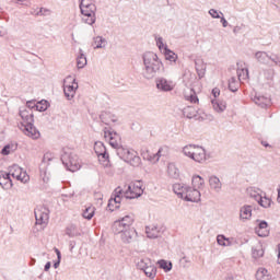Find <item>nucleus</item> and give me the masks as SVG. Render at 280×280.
<instances>
[{"label": "nucleus", "instance_id": "nucleus-18", "mask_svg": "<svg viewBox=\"0 0 280 280\" xmlns=\"http://www.w3.org/2000/svg\"><path fill=\"white\" fill-rule=\"evenodd\" d=\"M256 222H258V226L255 229V231L258 237H268V235H270V230H268V222L259 220Z\"/></svg>", "mask_w": 280, "mask_h": 280}, {"label": "nucleus", "instance_id": "nucleus-38", "mask_svg": "<svg viewBox=\"0 0 280 280\" xmlns=\"http://www.w3.org/2000/svg\"><path fill=\"white\" fill-rule=\"evenodd\" d=\"M257 202L264 209H270V207L272 205V199L261 196L260 199Z\"/></svg>", "mask_w": 280, "mask_h": 280}, {"label": "nucleus", "instance_id": "nucleus-42", "mask_svg": "<svg viewBox=\"0 0 280 280\" xmlns=\"http://www.w3.org/2000/svg\"><path fill=\"white\" fill-rule=\"evenodd\" d=\"M236 73L240 82H242V80H248V69L238 68Z\"/></svg>", "mask_w": 280, "mask_h": 280}, {"label": "nucleus", "instance_id": "nucleus-27", "mask_svg": "<svg viewBox=\"0 0 280 280\" xmlns=\"http://www.w3.org/2000/svg\"><path fill=\"white\" fill-rule=\"evenodd\" d=\"M255 58L260 65H268L269 60H272V57H270L266 51H257L255 54Z\"/></svg>", "mask_w": 280, "mask_h": 280}, {"label": "nucleus", "instance_id": "nucleus-31", "mask_svg": "<svg viewBox=\"0 0 280 280\" xmlns=\"http://www.w3.org/2000/svg\"><path fill=\"white\" fill-rule=\"evenodd\" d=\"M257 280H272V276L267 271L266 268H259L256 272Z\"/></svg>", "mask_w": 280, "mask_h": 280}, {"label": "nucleus", "instance_id": "nucleus-8", "mask_svg": "<svg viewBox=\"0 0 280 280\" xmlns=\"http://www.w3.org/2000/svg\"><path fill=\"white\" fill-rule=\"evenodd\" d=\"M75 91H78V82L71 77H67L63 84V93L67 100H73L75 97Z\"/></svg>", "mask_w": 280, "mask_h": 280}, {"label": "nucleus", "instance_id": "nucleus-33", "mask_svg": "<svg viewBox=\"0 0 280 280\" xmlns=\"http://www.w3.org/2000/svg\"><path fill=\"white\" fill-rule=\"evenodd\" d=\"M261 190L254 188V187H249L247 188V194L250 198H253L254 200H256V202H259V200L261 199Z\"/></svg>", "mask_w": 280, "mask_h": 280}, {"label": "nucleus", "instance_id": "nucleus-61", "mask_svg": "<svg viewBox=\"0 0 280 280\" xmlns=\"http://www.w3.org/2000/svg\"><path fill=\"white\" fill-rule=\"evenodd\" d=\"M241 31H242L241 26H234V28H233L234 34H240Z\"/></svg>", "mask_w": 280, "mask_h": 280}, {"label": "nucleus", "instance_id": "nucleus-3", "mask_svg": "<svg viewBox=\"0 0 280 280\" xmlns=\"http://www.w3.org/2000/svg\"><path fill=\"white\" fill-rule=\"evenodd\" d=\"M116 154L121 161L129 163L132 167H139V165H141V158L137 155L135 150L124 148V145L120 144V147L116 148Z\"/></svg>", "mask_w": 280, "mask_h": 280}, {"label": "nucleus", "instance_id": "nucleus-49", "mask_svg": "<svg viewBox=\"0 0 280 280\" xmlns=\"http://www.w3.org/2000/svg\"><path fill=\"white\" fill-rule=\"evenodd\" d=\"M161 152L162 149H159V151L155 154H153V156L147 158L148 161H151L152 163H159V159H161Z\"/></svg>", "mask_w": 280, "mask_h": 280}, {"label": "nucleus", "instance_id": "nucleus-29", "mask_svg": "<svg viewBox=\"0 0 280 280\" xmlns=\"http://www.w3.org/2000/svg\"><path fill=\"white\" fill-rule=\"evenodd\" d=\"M152 264L150 258H138L136 259V267L138 270L144 271Z\"/></svg>", "mask_w": 280, "mask_h": 280}, {"label": "nucleus", "instance_id": "nucleus-13", "mask_svg": "<svg viewBox=\"0 0 280 280\" xmlns=\"http://www.w3.org/2000/svg\"><path fill=\"white\" fill-rule=\"evenodd\" d=\"M20 117L22 119L21 128L34 122V112L32 110V108L20 109Z\"/></svg>", "mask_w": 280, "mask_h": 280}, {"label": "nucleus", "instance_id": "nucleus-32", "mask_svg": "<svg viewBox=\"0 0 280 280\" xmlns=\"http://www.w3.org/2000/svg\"><path fill=\"white\" fill-rule=\"evenodd\" d=\"M252 256L254 259H259V258L264 257V247L259 244L255 245L252 248Z\"/></svg>", "mask_w": 280, "mask_h": 280}, {"label": "nucleus", "instance_id": "nucleus-34", "mask_svg": "<svg viewBox=\"0 0 280 280\" xmlns=\"http://www.w3.org/2000/svg\"><path fill=\"white\" fill-rule=\"evenodd\" d=\"M142 272H144L145 277L149 279H154V277H156V266L151 262Z\"/></svg>", "mask_w": 280, "mask_h": 280}, {"label": "nucleus", "instance_id": "nucleus-23", "mask_svg": "<svg viewBox=\"0 0 280 280\" xmlns=\"http://www.w3.org/2000/svg\"><path fill=\"white\" fill-rule=\"evenodd\" d=\"M212 108L215 113H224L226 110V102L213 98L211 101Z\"/></svg>", "mask_w": 280, "mask_h": 280}, {"label": "nucleus", "instance_id": "nucleus-39", "mask_svg": "<svg viewBox=\"0 0 280 280\" xmlns=\"http://www.w3.org/2000/svg\"><path fill=\"white\" fill-rule=\"evenodd\" d=\"M66 235H68L69 237H78V235H80V232H78V226H75L74 224L68 226L66 229Z\"/></svg>", "mask_w": 280, "mask_h": 280}, {"label": "nucleus", "instance_id": "nucleus-19", "mask_svg": "<svg viewBox=\"0 0 280 280\" xmlns=\"http://www.w3.org/2000/svg\"><path fill=\"white\" fill-rule=\"evenodd\" d=\"M135 237H137V231L135 229H128L120 232V238L125 244H130Z\"/></svg>", "mask_w": 280, "mask_h": 280}, {"label": "nucleus", "instance_id": "nucleus-6", "mask_svg": "<svg viewBox=\"0 0 280 280\" xmlns=\"http://www.w3.org/2000/svg\"><path fill=\"white\" fill-rule=\"evenodd\" d=\"M61 163H63L69 172H78L80 170V160L75 153L65 152L61 155Z\"/></svg>", "mask_w": 280, "mask_h": 280}, {"label": "nucleus", "instance_id": "nucleus-45", "mask_svg": "<svg viewBox=\"0 0 280 280\" xmlns=\"http://www.w3.org/2000/svg\"><path fill=\"white\" fill-rule=\"evenodd\" d=\"M165 58L166 60H170V62H176L178 56L176 54H174V51L167 49V47H165Z\"/></svg>", "mask_w": 280, "mask_h": 280}, {"label": "nucleus", "instance_id": "nucleus-60", "mask_svg": "<svg viewBox=\"0 0 280 280\" xmlns=\"http://www.w3.org/2000/svg\"><path fill=\"white\" fill-rule=\"evenodd\" d=\"M49 268H51V262L48 261L44 267L45 272H49Z\"/></svg>", "mask_w": 280, "mask_h": 280}, {"label": "nucleus", "instance_id": "nucleus-17", "mask_svg": "<svg viewBox=\"0 0 280 280\" xmlns=\"http://www.w3.org/2000/svg\"><path fill=\"white\" fill-rule=\"evenodd\" d=\"M156 89L159 91H163L164 93H167L170 91H174V84L172 81H167L165 78H159L156 79Z\"/></svg>", "mask_w": 280, "mask_h": 280}, {"label": "nucleus", "instance_id": "nucleus-47", "mask_svg": "<svg viewBox=\"0 0 280 280\" xmlns=\"http://www.w3.org/2000/svg\"><path fill=\"white\" fill-rule=\"evenodd\" d=\"M229 89L232 93H235L237 92V80H235V77H232L230 80H229Z\"/></svg>", "mask_w": 280, "mask_h": 280}, {"label": "nucleus", "instance_id": "nucleus-57", "mask_svg": "<svg viewBox=\"0 0 280 280\" xmlns=\"http://www.w3.org/2000/svg\"><path fill=\"white\" fill-rule=\"evenodd\" d=\"M235 277H237V276H235V273H228L225 276V280H235Z\"/></svg>", "mask_w": 280, "mask_h": 280}, {"label": "nucleus", "instance_id": "nucleus-64", "mask_svg": "<svg viewBox=\"0 0 280 280\" xmlns=\"http://www.w3.org/2000/svg\"><path fill=\"white\" fill-rule=\"evenodd\" d=\"M279 205H280V185L278 186V198H277Z\"/></svg>", "mask_w": 280, "mask_h": 280}, {"label": "nucleus", "instance_id": "nucleus-25", "mask_svg": "<svg viewBox=\"0 0 280 280\" xmlns=\"http://www.w3.org/2000/svg\"><path fill=\"white\" fill-rule=\"evenodd\" d=\"M196 71L198 73L199 78H205V73H207V63H205V60L197 59L195 61Z\"/></svg>", "mask_w": 280, "mask_h": 280}, {"label": "nucleus", "instance_id": "nucleus-2", "mask_svg": "<svg viewBox=\"0 0 280 280\" xmlns=\"http://www.w3.org/2000/svg\"><path fill=\"white\" fill-rule=\"evenodd\" d=\"M143 68L142 78L144 80H154L163 71V61L159 59V55L152 51H147L142 56Z\"/></svg>", "mask_w": 280, "mask_h": 280}, {"label": "nucleus", "instance_id": "nucleus-55", "mask_svg": "<svg viewBox=\"0 0 280 280\" xmlns=\"http://www.w3.org/2000/svg\"><path fill=\"white\" fill-rule=\"evenodd\" d=\"M212 95H213V97H214L215 100H218L217 97H220V89L214 88V89L212 90Z\"/></svg>", "mask_w": 280, "mask_h": 280}, {"label": "nucleus", "instance_id": "nucleus-58", "mask_svg": "<svg viewBox=\"0 0 280 280\" xmlns=\"http://www.w3.org/2000/svg\"><path fill=\"white\" fill-rule=\"evenodd\" d=\"M221 23L223 27H229V22L226 21V19H224V16H221Z\"/></svg>", "mask_w": 280, "mask_h": 280}, {"label": "nucleus", "instance_id": "nucleus-51", "mask_svg": "<svg viewBox=\"0 0 280 280\" xmlns=\"http://www.w3.org/2000/svg\"><path fill=\"white\" fill-rule=\"evenodd\" d=\"M1 154L3 156H8V154H12V147L10 144L4 145L3 149L1 150Z\"/></svg>", "mask_w": 280, "mask_h": 280}, {"label": "nucleus", "instance_id": "nucleus-62", "mask_svg": "<svg viewBox=\"0 0 280 280\" xmlns=\"http://www.w3.org/2000/svg\"><path fill=\"white\" fill-rule=\"evenodd\" d=\"M55 253H56V255H57V259H61V254H60V249H58V248H55Z\"/></svg>", "mask_w": 280, "mask_h": 280}, {"label": "nucleus", "instance_id": "nucleus-37", "mask_svg": "<svg viewBox=\"0 0 280 280\" xmlns=\"http://www.w3.org/2000/svg\"><path fill=\"white\" fill-rule=\"evenodd\" d=\"M167 174L171 176V178H178V167H176V164L168 163L167 165Z\"/></svg>", "mask_w": 280, "mask_h": 280}, {"label": "nucleus", "instance_id": "nucleus-35", "mask_svg": "<svg viewBox=\"0 0 280 280\" xmlns=\"http://www.w3.org/2000/svg\"><path fill=\"white\" fill-rule=\"evenodd\" d=\"M145 233H147V237H149L150 240H156V237H159V235L161 234L158 228H150V226L145 228Z\"/></svg>", "mask_w": 280, "mask_h": 280}, {"label": "nucleus", "instance_id": "nucleus-52", "mask_svg": "<svg viewBox=\"0 0 280 280\" xmlns=\"http://www.w3.org/2000/svg\"><path fill=\"white\" fill-rule=\"evenodd\" d=\"M91 5H95L93 0H81L80 8H91Z\"/></svg>", "mask_w": 280, "mask_h": 280}, {"label": "nucleus", "instance_id": "nucleus-46", "mask_svg": "<svg viewBox=\"0 0 280 280\" xmlns=\"http://www.w3.org/2000/svg\"><path fill=\"white\" fill-rule=\"evenodd\" d=\"M159 266L164 272H170V270H172V262H167L166 260H160Z\"/></svg>", "mask_w": 280, "mask_h": 280}, {"label": "nucleus", "instance_id": "nucleus-10", "mask_svg": "<svg viewBox=\"0 0 280 280\" xmlns=\"http://www.w3.org/2000/svg\"><path fill=\"white\" fill-rule=\"evenodd\" d=\"M82 14V22L86 25H93L95 23V5L80 7Z\"/></svg>", "mask_w": 280, "mask_h": 280}, {"label": "nucleus", "instance_id": "nucleus-36", "mask_svg": "<svg viewBox=\"0 0 280 280\" xmlns=\"http://www.w3.org/2000/svg\"><path fill=\"white\" fill-rule=\"evenodd\" d=\"M79 56L77 58V67L78 69H84L86 65V55L82 51V49L79 50Z\"/></svg>", "mask_w": 280, "mask_h": 280}, {"label": "nucleus", "instance_id": "nucleus-4", "mask_svg": "<svg viewBox=\"0 0 280 280\" xmlns=\"http://www.w3.org/2000/svg\"><path fill=\"white\" fill-rule=\"evenodd\" d=\"M183 154L196 161V163H205L207 161V151L200 145L187 144L183 148Z\"/></svg>", "mask_w": 280, "mask_h": 280}, {"label": "nucleus", "instance_id": "nucleus-41", "mask_svg": "<svg viewBox=\"0 0 280 280\" xmlns=\"http://www.w3.org/2000/svg\"><path fill=\"white\" fill-rule=\"evenodd\" d=\"M217 243L219 244V246H231V240H229L224 235H218Z\"/></svg>", "mask_w": 280, "mask_h": 280}, {"label": "nucleus", "instance_id": "nucleus-30", "mask_svg": "<svg viewBox=\"0 0 280 280\" xmlns=\"http://www.w3.org/2000/svg\"><path fill=\"white\" fill-rule=\"evenodd\" d=\"M108 42L102 36L94 37V49H106Z\"/></svg>", "mask_w": 280, "mask_h": 280}, {"label": "nucleus", "instance_id": "nucleus-56", "mask_svg": "<svg viewBox=\"0 0 280 280\" xmlns=\"http://www.w3.org/2000/svg\"><path fill=\"white\" fill-rule=\"evenodd\" d=\"M271 62H275V65H277L278 67H280V58L278 56L276 57H271Z\"/></svg>", "mask_w": 280, "mask_h": 280}, {"label": "nucleus", "instance_id": "nucleus-44", "mask_svg": "<svg viewBox=\"0 0 280 280\" xmlns=\"http://www.w3.org/2000/svg\"><path fill=\"white\" fill-rule=\"evenodd\" d=\"M36 110L39 113H45L49 108V103L47 101H40L35 105Z\"/></svg>", "mask_w": 280, "mask_h": 280}, {"label": "nucleus", "instance_id": "nucleus-28", "mask_svg": "<svg viewBox=\"0 0 280 280\" xmlns=\"http://www.w3.org/2000/svg\"><path fill=\"white\" fill-rule=\"evenodd\" d=\"M184 97L185 100H187V102H190L191 104H198V102H200L194 89H188L187 91H185Z\"/></svg>", "mask_w": 280, "mask_h": 280}, {"label": "nucleus", "instance_id": "nucleus-59", "mask_svg": "<svg viewBox=\"0 0 280 280\" xmlns=\"http://www.w3.org/2000/svg\"><path fill=\"white\" fill-rule=\"evenodd\" d=\"M25 1L28 0H15V3H21V5H26V8H28L30 3H25Z\"/></svg>", "mask_w": 280, "mask_h": 280}, {"label": "nucleus", "instance_id": "nucleus-11", "mask_svg": "<svg viewBox=\"0 0 280 280\" xmlns=\"http://www.w3.org/2000/svg\"><path fill=\"white\" fill-rule=\"evenodd\" d=\"M36 224L43 226L49 222V209L47 207H40L35 210Z\"/></svg>", "mask_w": 280, "mask_h": 280}, {"label": "nucleus", "instance_id": "nucleus-24", "mask_svg": "<svg viewBox=\"0 0 280 280\" xmlns=\"http://www.w3.org/2000/svg\"><path fill=\"white\" fill-rule=\"evenodd\" d=\"M250 218H253V207L243 206L240 210V219L245 221V220H250Z\"/></svg>", "mask_w": 280, "mask_h": 280}, {"label": "nucleus", "instance_id": "nucleus-12", "mask_svg": "<svg viewBox=\"0 0 280 280\" xmlns=\"http://www.w3.org/2000/svg\"><path fill=\"white\" fill-rule=\"evenodd\" d=\"M104 137L107 141H109V145H112L114 150L121 145V136H119V133L116 131H108L105 129Z\"/></svg>", "mask_w": 280, "mask_h": 280}, {"label": "nucleus", "instance_id": "nucleus-20", "mask_svg": "<svg viewBox=\"0 0 280 280\" xmlns=\"http://www.w3.org/2000/svg\"><path fill=\"white\" fill-rule=\"evenodd\" d=\"M209 186L212 191H215V194H220V191H222V182L220 180V177L215 175L209 177Z\"/></svg>", "mask_w": 280, "mask_h": 280}, {"label": "nucleus", "instance_id": "nucleus-9", "mask_svg": "<svg viewBox=\"0 0 280 280\" xmlns=\"http://www.w3.org/2000/svg\"><path fill=\"white\" fill-rule=\"evenodd\" d=\"M9 176H12V178L20 180L21 183L30 182V175H27V172L23 171V168L16 164L9 168Z\"/></svg>", "mask_w": 280, "mask_h": 280}, {"label": "nucleus", "instance_id": "nucleus-63", "mask_svg": "<svg viewBox=\"0 0 280 280\" xmlns=\"http://www.w3.org/2000/svg\"><path fill=\"white\" fill-rule=\"evenodd\" d=\"M0 36H5V28L3 26H0Z\"/></svg>", "mask_w": 280, "mask_h": 280}, {"label": "nucleus", "instance_id": "nucleus-53", "mask_svg": "<svg viewBox=\"0 0 280 280\" xmlns=\"http://www.w3.org/2000/svg\"><path fill=\"white\" fill-rule=\"evenodd\" d=\"M51 11L49 9L40 8L39 11L36 13V16H47Z\"/></svg>", "mask_w": 280, "mask_h": 280}, {"label": "nucleus", "instance_id": "nucleus-14", "mask_svg": "<svg viewBox=\"0 0 280 280\" xmlns=\"http://www.w3.org/2000/svg\"><path fill=\"white\" fill-rule=\"evenodd\" d=\"M125 194L126 191L124 192V190H121L120 187L115 189V198L109 199L107 205L109 211H115V209H119V202H121V196H126Z\"/></svg>", "mask_w": 280, "mask_h": 280}, {"label": "nucleus", "instance_id": "nucleus-48", "mask_svg": "<svg viewBox=\"0 0 280 280\" xmlns=\"http://www.w3.org/2000/svg\"><path fill=\"white\" fill-rule=\"evenodd\" d=\"M51 161H54V153H51V152L45 153L43 156V163H45L46 165H49V163H51Z\"/></svg>", "mask_w": 280, "mask_h": 280}, {"label": "nucleus", "instance_id": "nucleus-5", "mask_svg": "<svg viewBox=\"0 0 280 280\" xmlns=\"http://www.w3.org/2000/svg\"><path fill=\"white\" fill-rule=\"evenodd\" d=\"M132 224H135V214L125 215L124 218L114 222L113 232L121 233L124 231H128V229H135L132 228Z\"/></svg>", "mask_w": 280, "mask_h": 280}, {"label": "nucleus", "instance_id": "nucleus-50", "mask_svg": "<svg viewBox=\"0 0 280 280\" xmlns=\"http://www.w3.org/2000/svg\"><path fill=\"white\" fill-rule=\"evenodd\" d=\"M209 14H210V16H212V19H221V16H224V13L218 12V10H215V9H210ZM220 14H221V16H220Z\"/></svg>", "mask_w": 280, "mask_h": 280}, {"label": "nucleus", "instance_id": "nucleus-16", "mask_svg": "<svg viewBox=\"0 0 280 280\" xmlns=\"http://www.w3.org/2000/svg\"><path fill=\"white\" fill-rule=\"evenodd\" d=\"M20 128L24 132V135H26V137H30L31 139H40V131L36 129L34 122Z\"/></svg>", "mask_w": 280, "mask_h": 280}, {"label": "nucleus", "instance_id": "nucleus-15", "mask_svg": "<svg viewBox=\"0 0 280 280\" xmlns=\"http://www.w3.org/2000/svg\"><path fill=\"white\" fill-rule=\"evenodd\" d=\"M94 152L98 156V161L104 160L105 165H108V152L106 151V147L102 142L94 143Z\"/></svg>", "mask_w": 280, "mask_h": 280}, {"label": "nucleus", "instance_id": "nucleus-1", "mask_svg": "<svg viewBox=\"0 0 280 280\" xmlns=\"http://www.w3.org/2000/svg\"><path fill=\"white\" fill-rule=\"evenodd\" d=\"M191 185L192 188L186 184H174L173 191L178 198L186 200V202H200V189L205 187V178L200 175H195L191 178Z\"/></svg>", "mask_w": 280, "mask_h": 280}, {"label": "nucleus", "instance_id": "nucleus-40", "mask_svg": "<svg viewBox=\"0 0 280 280\" xmlns=\"http://www.w3.org/2000/svg\"><path fill=\"white\" fill-rule=\"evenodd\" d=\"M184 117H187L188 119H192V117H196V108L192 106L185 107L184 110Z\"/></svg>", "mask_w": 280, "mask_h": 280}, {"label": "nucleus", "instance_id": "nucleus-43", "mask_svg": "<svg viewBox=\"0 0 280 280\" xmlns=\"http://www.w3.org/2000/svg\"><path fill=\"white\" fill-rule=\"evenodd\" d=\"M93 215H95V208L94 207H89L83 211V218L85 220H92Z\"/></svg>", "mask_w": 280, "mask_h": 280}, {"label": "nucleus", "instance_id": "nucleus-7", "mask_svg": "<svg viewBox=\"0 0 280 280\" xmlns=\"http://www.w3.org/2000/svg\"><path fill=\"white\" fill-rule=\"evenodd\" d=\"M143 196V182L138 180L128 186L125 191V198L132 200L135 198H141Z\"/></svg>", "mask_w": 280, "mask_h": 280}, {"label": "nucleus", "instance_id": "nucleus-26", "mask_svg": "<svg viewBox=\"0 0 280 280\" xmlns=\"http://www.w3.org/2000/svg\"><path fill=\"white\" fill-rule=\"evenodd\" d=\"M253 102L257 104V106H260V108H266L267 106H270V98L261 95H255L253 97Z\"/></svg>", "mask_w": 280, "mask_h": 280}, {"label": "nucleus", "instance_id": "nucleus-54", "mask_svg": "<svg viewBox=\"0 0 280 280\" xmlns=\"http://www.w3.org/2000/svg\"><path fill=\"white\" fill-rule=\"evenodd\" d=\"M156 46L159 47V49H163L165 47V44H163V37L156 38Z\"/></svg>", "mask_w": 280, "mask_h": 280}, {"label": "nucleus", "instance_id": "nucleus-22", "mask_svg": "<svg viewBox=\"0 0 280 280\" xmlns=\"http://www.w3.org/2000/svg\"><path fill=\"white\" fill-rule=\"evenodd\" d=\"M100 119L102 124H105V126H110V124H115V121H117V117L110 114V112H102L100 115Z\"/></svg>", "mask_w": 280, "mask_h": 280}, {"label": "nucleus", "instance_id": "nucleus-21", "mask_svg": "<svg viewBox=\"0 0 280 280\" xmlns=\"http://www.w3.org/2000/svg\"><path fill=\"white\" fill-rule=\"evenodd\" d=\"M12 185L10 173L0 172V187H2V189H12Z\"/></svg>", "mask_w": 280, "mask_h": 280}]
</instances>
